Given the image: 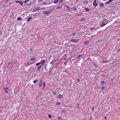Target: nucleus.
I'll return each instance as SVG.
<instances>
[{
  "instance_id": "1",
  "label": "nucleus",
  "mask_w": 120,
  "mask_h": 120,
  "mask_svg": "<svg viewBox=\"0 0 120 120\" xmlns=\"http://www.w3.org/2000/svg\"><path fill=\"white\" fill-rule=\"evenodd\" d=\"M109 22L105 18L103 19L102 22H101V27H103L105 25Z\"/></svg>"
},
{
  "instance_id": "2",
  "label": "nucleus",
  "mask_w": 120,
  "mask_h": 120,
  "mask_svg": "<svg viewBox=\"0 0 120 120\" xmlns=\"http://www.w3.org/2000/svg\"><path fill=\"white\" fill-rule=\"evenodd\" d=\"M94 6L95 7H96L98 6V4L97 3L96 0H94V2L93 3Z\"/></svg>"
},
{
  "instance_id": "3",
  "label": "nucleus",
  "mask_w": 120,
  "mask_h": 120,
  "mask_svg": "<svg viewBox=\"0 0 120 120\" xmlns=\"http://www.w3.org/2000/svg\"><path fill=\"white\" fill-rule=\"evenodd\" d=\"M46 59H45V60H41V64H42L43 65L44 64V63L46 61Z\"/></svg>"
},
{
  "instance_id": "4",
  "label": "nucleus",
  "mask_w": 120,
  "mask_h": 120,
  "mask_svg": "<svg viewBox=\"0 0 120 120\" xmlns=\"http://www.w3.org/2000/svg\"><path fill=\"white\" fill-rule=\"evenodd\" d=\"M113 0H109L107 1L105 3V4H108L112 2Z\"/></svg>"
},
{
  "instance_id": "5",
  "label": "nucleus",
  "mask_w": 120,
  "mask_h": 120,
  "mask_svg": "<svg viewBox=\"0 0 120 120\" xmlns=\"http://www.w3.org/2000/svg\"><path fill=\"white\" fill-rule=\"evenodd\" d=\"M79 40L78 39H72L71 40V41L72 42H77L78 41H79Z\"/></svg>"
},
{
  "instance_id": "6",
  "label": "nucleus",
  "mask_w": 120,
  "mask_h": 120,
  "mask_svg": "<svg viewBox=\"0 0 120 120\" xmlns=\"http://www.w3.org/2000/svg\"><path fill=\"white\" fill-rule=\"evenodd\" d=\"M42 79H41L40 81H39V87H41L42 86Z\"/></svg>"
},
{
  "instance_id": "7",
  "label": "nucleus",
  "mask_w": 120,
  "mask_h": 120,
  "mask_svg": "<svg viewBox=\"0 0 120 120\" xmlns=\"http://www.w3.org/2000/svg\"><path fill=\"white\" fill-rule=\"evenodd\" d=\"M4 90L5 91V92L6 93H8V91L9 90L8 88L6 87V88H5L4 89Z\"/></svg>"
},
{
  "instance_id": "8",
  "label": "nucleus",
  "mask_w": 120,
  "mask_h": 120,
  "mask_svg": "<svg viewBox=\"0 0 120 120\" xmlns=\"http://www.w3.org/2000/svg\"><path fill=\"white\" fill-rule=\"evenodd\" d=\"M71 9L72 10H77L76 7L75 6H74L73 7L71 8Z\"/></svg>"
},
{
  "instance_id": "9",
  "label": "nucleus",
  "mask_w": 120,
  "mask_h": 120,
  "mask_svg": "<svg viewBox=\"0 0 120 120\" xmlns=\"http://www.w3.org/2000/svg\"><path fill=\"white\" fill-rule=\"evenodd\" d=\"M50 12V11H44L43 12V14H45L46 15L48 14Z\"/></svg>"
},
{
  "instance_id": "10",
  "label": "nucleus",
  "mask_w": 120,
  "mask_h": 120,
  "mask_svg": "<svg viewBox=\"0 0 120 120\" xmlns=\"http://www.w3.org/2000/svg\"><path fill=\"white\" fill-rule=\"evenodd\" d=\"M62 97V96L60 94L57 96V97L58 98H61Z\"/></svg>"
},
{
  "instance_id": "11",
  "label": "nucleus",
  "mask_w": 120,
  "mask_h": 120,
  "mask_svg": "<svg viewBox=\"0 0 120 120\" xmlns=\"http://www.w3.org/2000/svg\"><path fill=\"white\" fill-rule=\"evenodd\" d=\"M17 3H19V4H21V5L22 6L23 5V3H22V2L21 1H17L16 2Z\"/></svg>"
},
{
  "instance_id": "12",
  "label": "nucleus",
  "mask_w": 120,
  "mask_h": 120,
  "mask_svg": "<svg viewBox=\"0 0 120 120\" xmlns=\"http://www.w3.org/2000/svg\"><path fill=\"white\" fill-rule=\"evenodd\" d=\"M85 10L86 11L88 12L90 10V9L87 8H85Z\"/></svg>"
},
{
  "instance_id": "13",
  "label": "nucleus",
  "mask_w": 120,
  "mask_h": 120,
  "mask_svg": "<svg viewBox=\"0 0 120 120\" xmlns=\"http://www.w3.org/2000/svg\"><path fill=\"white\" fill-rule=\"evenodd\" d=\"M38 80L37 79H36L33 81V82L35 83L38 82Z\"/></svg>"
},
{
  "instance_id": "14",
  "label": "nucleus",
  "mask_w": 120,
  "mask_h": 120,
  "mask_svg": "<svg viewBox=\"0 0 120 120\" xmlns=\"http://www.w3.org/2000/svg\"><path fill=\"white\" fill-rule=\"evenodd\" d=\"M62 8V6L61 5H60L59 6H58L56 8L57 9H59V8Z\"/></svg>"
},
{
  "instance_id": "15",
  "label": "nucleus",
  "mask_w": 120,
  "mask_h": 120,
  "mask_svg": "<svg viewBox=\"0 0 120 120\" xmlns=\"http://www.w3.org/2000/svg\"><path fill=\"white\" fill-rule=\"evenodd\" d=\"M36 60V58L35 57H32L30 59V60L31 61H32L33 60Z\"/></svg>"
},
{
  "instance_id": "16",
  "label": "nucleus",
  "mask_w": 120,
  "mask_h": 120,
  "mask_svg": "<svg viewBox=\"0 0 120 120\" xmlns=\"http://www.w3.org/2000/svg\"><path fill=\"white\" fill-rule=\"evenodd\" d=\"M31 18L32 17H30L27 19V21L28 22H29Z\"/></svg>"
},
{
  "instance_id": "17",
  "label": "nucleus",
  "mask_w": 120,
  "mask_h": 120,
  "mask_svg": "<svg viewBox=\"0 0 120 120\" xmlns=\"http://www.w3.org/2000/svg\"><path fill=\"white\" fill-rule=\"evenodd\" d=\"M104 5V4L103 3H101L100 4V6L101 7H103Z\"/></svg>"
},
{
  "instance_id": "18",
  "label": "nucleus",
  "mask_w": 120,
  "mask_h": 120,
  "mask_svg": "<svg viewBox=\"0 0 120 120\" xmlns=\"http://www.w3.org/2000/svg\"><path fill=\"white\" fill-rule=\"evenodd\" d=\"M30 0H25L24 1V4H26L29 1H30Z\"/></svg>"
},
{
  "instance_id": "19",
  "label": "nucleus",
  "mask_w": 120,
  "mask_h": 120,
  "mask_svg": "<svg viewBox=\"0 0 120 120\" xmlns=\"http://www.w3.org/2000/svg\"><path fill=\"white\" fill-rule=\"evenodd\" d=\"M97 29V28H95L94 27H93L90 29L91 30H96Z\"/></svg>"
},
{
  "instance_id": "20",
  "label": "nucleus",
  "mask_w": 120,
  "mask_h": 120,
  "mask_svg": "<svg viewBox=\"0 0 120 120\" xmlns=\"http://www.w3.org/2000/svg\"><path fill=\"white\" fill-rule=\"evenodd\" d=\"M41 65L39 66H38V70L39 71H40V68H41Z\"/></svg>"
},
{
  "instance_id": "21",
  "label": "nucleus",
  "mask_w": 120,
  "mask_h": 120,
  "mask_svg": "<svg viewBox=\"0 0 120 120\" xmlns=\"http://www.w3.org/2000/svg\"><path fill=\"white\" fill-rule=\"evenodd\" d=\"M41 64V63L40 62H38L36 63V65L38 66L39 65Z\"/></svg>"
},
{
  "instance_id": "22",
  "label": "nucleus",
  "mask_w": 120,
  "mask_h": 120,
  "mask_svg": "<svg viewBox=\"0 0 120 120\" xmlns=\"http://www.w3.org/2000/svg\"><path fill=\"white\" fill-rule=\"evenodd\" d=\"M89 41H85L84 42V43L85 44H88L89 43Z\"/></svg>"
},
{
  "instance_id": "23",
  "label": "nucleus",
  "mask_w": 120,
  "mask_h": 120,
  "mask_svg": "<svg viewBox=\"0 0 120 120\" xmlns=\"http://www.w3.org/2000/svg\"><path fill=\"white\" fill-rule=\"evenodd\" d=\"M85 20V19L84 18H82L80 19V22L82 21H84Z\"/></svg>"
},
{
  "instance_id": "24",
  "label": "nucleus",
  "mask_w": 120,
  "mask_h": 120,
  "mask_svg": "<svg viewBox=\"0 0 120 120\" xmlns=\"http://www.w3.org/2000/svg\"><path fill=\"white\" fill-rule=\"evenodd\" d=\"M58 0H55L54 1V3L55 4H56L58 3Z\"/></svg>"
},
{
  "instance_id": "25",
  "label": "nucleus",
  "mask_w": 120,
  "mask_h": 120,
  "mask_svg": "<svg viewBox=\"0 0 120 120\" xmlns=\"http://www.w3.org/2000/svg\"><path fill=\"white\" fill-rule=\"evenodd\" d=\"M22 19V18L21 17H19L17 18V19L19 20H20Z\"/></svg>"
},
{
  "instance_id": "26",
  "label": "nucleus",
  "mask_w": 120,
  "mask_h": 120,
  "mask_svg": "<svg viewBox=\"0 0 120 120\" xmlns=\"http://www.w3.org/2000/svg\"><path fill=\"white\" fill-rule=\"evenodd\" d=\"M94 64L95 67L96 68H97V67H98V66L97 64L94 63Z\"/></svg>"
},
{
  "instance_id": "27",
  "label": "nucleus",
  "mask_w": 120,
  "mask_h": 120,
  "mask_svg": "<svg viewBox=\"0 0 120 120\" xmlns=\"http://www.w3.org/2000/svg\"><path fill=\"white\" fill-rule=\"evenodd\" d=\"M105 83V82L104 81H103L101 82V85Z\"/></svg>"
},
{
  "instance_id": "28",
  "label": "nucleus",
  "mask_w": 120,
  "mask_h": 120,
  "mask_svg": "<svg viewBox=\"0 0 120 120\" xmlns=\"http://www.w3.org/2000/svg\"><path fill=\"white\" fill-rule=\"evenodd\" d=\"M43 86H44V87H45V82H44L43 83Z\"/></svg>"
},
{
  "instance_id": "29",
  "label": "nucleus",
  "mask_w": 120,
  "mask_h": 120,
  "mask_svg": "<svg viewBox=\"0 0 120 120\" xmlns=\"http://www.w3.org/2000/svg\"><path fill=\"white\" fill-rule=\"evenodd\" d=\"M52 93L55 95L56 94V92L55 91H53L52 92Z\"/></svg>"
},
{
  "instance_id": "30",
  "label": "nucleus",
  "mask_w": 120,
  "mask_h": 120,
  "mask_svg": "<svg viewBox=\"0 0 120 120\" xmlns=\"http://www.w3.org/2000/svg\"><path fill=\"white\" fill-rule=\"evenodd\" d=\"M64 5L65 7H66L68 9H70V8L69 7H68L67 5Z\"/></svg>"
},
{
  "instance_id": "31",
  "label": "nucleus",
  "mask_w": 120,
  "mask_h": 120,
  "mask_svg": "<svg viewBox=\"0 0 120 120\" xmlns=\"http://www.w3.org/2000/svg\"><path fill=\"white\" fill-rule=\"evenodd\" d=\"M48 117H49V118H52V117L51 116V115H50V114H49L48 115Z\"/></svg>"
},
{
  "instance_id": "32",
  "label": "nucleus",
  "mask_w": 120,
  "mask_h": 120,
  "mask_svg": "<svg viewBox=\"0 0 120 120\" xmlns=\"http://www.w3.org/2000/svg\"><path fill=\"white\" fill-rule=\"evenodd\" d=\"M108 62V60H106L105 61H103L102 62V63H107Z\"/></svg>"
},
{
  "instance_id": "33",
  "label": "nucleus",
  "mask_w": 120,
  "mask_h": 120,
  "mask_svg": "<svg viewBox=\"0 0 120 120\" xmlns=\"http://www.w3.org/2000/svg\"><path fill=\"white\" fill-rule=\"evenodd\" d=\"M56 104L57 105H59L60 104V103L59 102H57L56 103Z\"/></svg>"
},
{
  "instance_id": "34",
  "label": "nucleus",
  "mask_w": 120,
  "mask_h": 120,
  "mask_svg": "<svg viewBox=\"0 0 120 120\" xmlns=\"http://www.w3.org/2000/svg\"><path fill=\"white\" fill-rule=\"evenodd\" d=\"M76 34V33H73L72 35L74 36V35H75Z\"/></svg>"
},
{
  "instance_id": "35",
  "label": "nucleus",
  "mask_w": 120,
  "mask_h": 120,
  "mask_svg": "<svg viewBox=\"0 0 120 120\" xmlns=\"http://www.w3.org/2000/svg\"><path fill=\"white\" fill-rule=\"evenodd\" d=\"M2 33V31H0V35H1Z\"/></svg>"
},
{
  "instance_id": "36",
  "label": "nucleus",
  "mask_w": 120,
  "mask_h": 120,
  "mask_svg": "<svg viewBox=\"0 0 120 120\" xmlns=\"http://www.w3.org/2000/svg\"><path fill=\"white\" fill-rule=\"evenodd\" d=\"M82 56H83V55L82 54H81V55H79V56H80V57Z\"/></svg>"
},
{
  "instance_id": "37",
  "label": "nucleus",
  "mask_w": 120,
  "mask_h": 120,
  "mask_svg": "<svg viewBox=\"0 0 120 120\" xmlns=\"http://www.w3.org/2000/svg\"><path fill=\"white\" fill-rule=\"evenodd\" d=\"M58 118L60 120H61V118H60V117H58Z\"/></svg>"
},
{
  "instance_id": "38",
  "label": "nucleus",
  "mask_w": 120,
  "mask_h": 120,
  "mask_svg": "<svg viewBox=\"0 0 120 120\" xmlns=\"http://www.w3.org/2000/svg\"><path fill=\"white\" fill-rule=\"evenodd\" d=\"M104 118L105 119V120H107V118H106V116H105L104 117Z\"/></svg>"
},
{
  "instance_id": "39",
  "label": "nucleus",
  "mask_w": 120,
  "mask_h": 120,
  "mask_svg": "<svg viewBox=\"0 0 120 120\" xmlns=\"http://www.w3.org/2000/svg\"><path fill=\"white\" fill-rule=\"evenodd\" d=\"M79 57H80V56H79H79L76 57V58L78 59L79 58Z\"/></svg>"
},
{
  "instance_id": "40",
  "label": "nucleus",
  "mask_w": 120,
  "mask_h": 120,
  "mask_svg": "<svg viewBox=\"0 0 120 120\" xmlns=\"http://www.w3.org/2000/svg\"><path fill=\"white\" fill-rule=\"evenodd\" d=\"M101 89H104V87H101Z\"/></svg>"
},
{
  "instance_id": "41",
  "label": "nucleus",
  "mask_w": 120,
  "mask_h": 120,
  "mask_svg": "<svg viewBox=\"0 0 120 120\" xmlns=\"http://www.w3.org/2000/svg\"><path fill=\"white\" fill-rule=\"evenodd\" d=\"M94 107H93V108L92 109V110L93 111L94 110Z\"/></svg>"
},
{
  "instance_id": "42",
  "label": "nucleus",
  "mask_w": 120,
  "mask_h": 120,
  "mask_svg": "<svg viewBox=\"0 0 120 120\" xmlns=\"http://www.w3.org/2000/svg\"><path fill=\"white\" fill-rule=\"evenodd\" d=\"M80 14L81 15V14H83V13L82 12H80Z\"/></svg>"
},
{
  "instance_id": "43",
  "label": "nucleus",
  "mask_w": 120,
  "mask_h": 120,
  "mask_svg": "<svg viewBox=\"0 0 120 120\" xmlns=\"http://www.w3.org/2000/svg\"><path fill=\"white\" fill-rule=\"evenodd\" d=\"M80 15H81V14H78V15H77V16H80Z\"/></svg>"
},
{
  "instance_id": "44",
  "label": "nucleus",
  "mask_w": 120,
  "mask_h": 120,
  "mask_svg": "<svg viewBox=\"0 0 120 120\" xmlns=\"http://www.w3.org/2000/svg\"><path fill=\"white\" fill-rule=\"evenodd\" d=\"M30 50L31 51H32V49H30Z\"/></svg>"
},
{
  "instance_id": "45",
  "label": "nucleus",
  "mask_w": 120,
  "mask_h": 120,
  "mask_svg": "<svg viewBox=\"0 0 120 120\" xmlns=\"http://www.w3.org/2000/svg\"><path fill=\"white\" fill-rule=\"evenodd\" d=\"M77 80H78V81H79V79H77Z\"/></svg>"
},
{
  "instance_id": "46",
  "label": "nucleus",
  "mask_w": 120,
  "mask_h": 120,
  "mask_svg": "<svg viewBox=\"0 0 120 120\" xmlns=\"http://www.w3.org/2000/svg\"><path fill=\"white\" fill-rule=\"evenodd\" d=\"M6 0V1H8V0Z\"/></svg>"
},
{
  "instance_id": "47",
  "label": "nucleus",
  "mask_w": 120,
  "mask_h": 120,
  "mask_svg": "<svg viewBox=\"0 0 120 120\" xmlns=\"http://www.w3.org/2000/svg\"><path fill=\"white\" fill-rule=\"evenodd\" d=\"M66 64V62H65V63H64V64Z\"/></svg>"
},
{
  "instance_id": "48",
  "label": "nucleus",
  "mask_w": 120,
  "mask_h": 120,
  "mask_svg": "<svg viewBox=\"0 0 120 120\" xmlns=\"http://www.w3.org/2000/svg\"><path fill=\"white\" fill-rule=\"evenodd\" d=\"M68 41L69 42V43H70V41Z\"/></svg>"
},
{
  "instance_id": "49",
  "label": "nucleus",
  "mask_w": 120,
  "mask_h": 120,
  "mask_svg": "<svg viewBox=\"0 0 120 120\" xmlns=\"http://www.w3.org/2000/svg\"><path fill=\"white\" fill-rule=\"evenodd\" d=\"M120 50V48L119 49V50Z\"/></svg>"
},
{
  "instance_id": "50",
  "label": "nucleus",
  "mask_w": 120,
  "mask_h": 120,
  "mask_svg": "<svg viewBox=\"0 0 120 120\" xmlns=\"http://www.w3.org/2000/svg\"><path fill=\"white\" fill-rule=\"evenodd\" d=\"M78 105H79V104L78 103Z\"/></svg>"
}]
</instances>
